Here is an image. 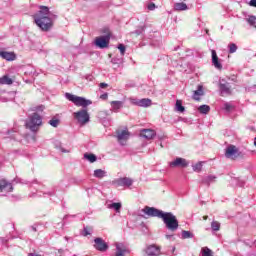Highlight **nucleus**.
<instances>
[{"label":"nucleus","instance_id":"1","mask_svg":"<svg viewBox=\"0 0 256 256\" xmlns=\"http://www.w3.org/2000/svg\"><path fill=\"white\" fill-rule=\"evenodd\" d=\"M34 23L41 31H51L53 29V21L57 19V15L49 11V7L40 6V10L33 15Z\"/></svg>","mask_w":256,"mask_h":256},{"label":"nucleus","instance_id":"2","mask_svg":"<svg viewBox=\"0 0 256 256\" xmlns=\"http://www.w3.org/2000/svg\"><path fill=\"white\" fill-rule=\"evenodd\" d=\"M162 220L164 224L166 225V229L169 231H177L179 229V220H177V217L174 216L171 212H164L162 215Z\"/></svg>","mask_w":256,"mask_h":256},{"label":"nucleus","instance_id":"3","mask_svg":"<svg viewBox=\"0 0 256 256\" xmlns=\"http://www.w3.org/2000/svg\"><path fill=\"white\" fill-rule=\"evenodd\" d=\"M41 125H43V118L37 113H33L26 121V128L30 129L32 133H37Z\"/></svg>","mask_w":256,"mask_h":256},{"label":"nucleus","instance_id":"4","mask_svg":"<svg viewBox=\"0 0 256 256\" xmlns=\"http://www.w3.org/2000/svg\"><path fill=\"white\" fill-rule=\"evenodd\" d=\"M65 97H66V99H68V101H71L72 103H74V105H76V107H83V109H85L86 107H89V105L93 104V101L87 100L86 98L81 97V96L73 95L71 93H66Z\"/></svg>","mask_w":256,"mask_h":256},{"label":"nucleus","instance_id":"5","mask_svg":"<svg viewBox=\"0 0 256 256\" xmlns=\"http://www.w3.org/2000/svg\"><path fill=\"white\" fill-rule=\"evenodd\" d=\"M74 119L78 121L79 125H87L90 121L89 112H87V109H81L78 112L73 113Z\"/></svg>","mask_w":256,"mask_h":256},{"label":"nucleus","instance_id":"6","mask_svg":"<svg viewBox=\"0 0 256 256\" xmlns=\"http://www.w3.org/2000/svg\"><path fill=\"white\" fill-rule=\"evenodd\" d=\"M142 211L145 213V215H148V217H158V219H162L165 213L162 210L149 206H146Z\"/></svg>","mask_w":256,"mask_h":256},{"label":"nucleus","instance_id":"7","mask_svg":"<svg viewBox=\"0 0 256 256\" xmlns=\"http://www.w3.org/2000/svg\"><path fill=\"white\" fill-rule=\"evenodd\" d=\"M110 39L111 37L109 35L96 37L95 45L96 47H99V49H107V47H109Z\"/></svg>","mask_w":256,"mask_h":256},{"label":"nucleus","instance_id":"8","mask_svg":"<svg viewBox=\"0 0 256 256\" xmlns=\"http://www.w3.org/2000/svg\"><path fill=\"white\" fill-rule=\"evenodd\" d=\"M169 167L174 169L175 167H180L181 169H185L189 167V161L185 158L177 157L174 161L169 162Z\"/></svg>","mask_w":256,"mask_h":256},{"label":"nucleus","instance_id":"9","mask_svg":"<svg viewBox=\"0 0 256 256\" xmlns=\"http://www.w3.org/2000/svg\"><path fill=\"white\" fill-rule=\"evenodd\" d=\"M112 185L116 187H131L133 185V179L129 177L118 178L112 181Z\"/></svg>","mask_w":256,"mask_h":256},{"label":"nucleus","instance_id":"10","mask_svg":"<svg viewBox=\"0 0 256 256\" xmlns=\"http://www.w3.org/2000/svg\"><path fill=\"white\" fill-rule=\"evenodd\" d=\"M130 102L132 105H136L137 107H151L152 101L149 98H142V99H137V98H131Z\"/></svg>","mask_w":256,"mask_h":256},{"label":"nucleus","instance_id":"11","mask_svg":"<svg viewBox=\"0 0 256 256\" xmlns=\"http://www.w3.org/2000/svg\"><path fill=\"white\" fill-rule=\"evenodd\" d=\"M239 155H241V152H239L236 146L230 145L226 148L225 157L227 159H237Z\"/></svg>","mask_w":256,"mask_h":256},{"label":"nucleus","instance_id":"12","mask_svg":"<svg viewBox=\"0 0 256 256\" xmlns=\"http://www.w3.org/2000/svg\"><path fill=\"white\" fill-rule=\"evenodd\" d=\"M94 243V248L97 251H101V253H105V251L109 249V245L106 243L105 240H103V238H95Z\"/></svg>","mask_w":256,"mask_h":256},{"label":"nucleus","instance_id":"13","mask_svg":"<svg viewBox=\"0 0 256 256\" xmlns=\"http://www.w3.org/2000/svg\"><path fill=\"white\" fill-rule=\"evenodd\" d=\"M13 191V184L5 179H0V193H11Z\"/></svg>","mask_w":256,"mask_h":256},{"label":"nucleus","instance_id":"14","mask_svg":"<svg viewBox=\"0 0 256 256\" xmlns=\"http://www.w3.org/2000/svg\"><path fill=\"white\" fill-rule=\"evenodd\" d=\"M146 255L148 256H160L161 248L156 245H150L146 248Z\"/></svg>","mask_w":256,"mask_h":256},{"label":"nucleus","instance_id":"15","mask_svg":"<svg viewBox=\"0 0 256 256\" xmlns=\"http://www.w3.org/2000/svg\"><path fill=\"white\" fill-rule=\"evenodd\" d=\"M219 89L222 95H231V85L225 80L220 81Z\"/></svg>","mask_w":256,"mask_h":256},{"label":"nucleus","instance_id":"16","mask_svg":"<svg viewBox=\"0 0 256 256\" xmlns=\"http://www.w3.org/2000/svg\"><path fill=\"white\" fill-rule=\"evenodd\" d=\"M212 53V64L214 65L215 69H223V64L219 61V56H217V52L215 50L211 51Z\"/></svg>","mask_w":256,"mask_h":256},{"label":"nucleus","instance_id":"17","mask_svg":"<svg viewBox=\"0 0 256 256\" xmlns=\"http://www.w3.org/2000/svg\"><path fill=\"white\" fill-rule=\"evenodd\" d=\"M155 135H156L155 130L143 129L140 131V137H143L144 139H148V141L153 139Z\"/></svg>","mask_w":256,"mask_h":256},{"label":"nucleus","instance_id":"18","mask_svg":"<svg viewBox=\"0 0 256 256\" xmlns=\"http://www.w3.org/2000/svg\"><path fill=\"white\" fill-rule=\"evenodd\" d=\"M0 57L2 59H5L6 61H15V59H16L15 53L7 52V51H1Z\"/></svg>","mask_w":256,"mask_h":256},{"label":"nucleus","instance_id":"19","mask_svg":"<svg viewBox=\"0 0 256 256\" xmlns=\"http://www.w3.org/2000/svg\"><path fill=\"white\" fill-rule=\"evenodd\" d=\"M117 140L120 142V144H123V141H127V139H129V132H127V130H123L121 132H117Z\"/></svg>","mask_w":256,"mask_h":256},{"label":"nucleus","instance_id":"20","mask_svg":"<svg viewBox=\"0 0 256 256\" xmlns=\"http://www.w3.org/2000/svg\"><path fill=\"white\" fill-rule=\"evenodd\" d=\"M125 253H129V250H127L125 244L116 243V255H125Z\"/></svg>","mask_w":256,"mask_h":256},{"label":"nucleus","instance_id":"21","mask_svg":"<svg viewBox=\"0 0 256 256\" xmlns=\"http://www.w3.org/2000/svg\"><path fill=\"white\" fill-rule=\"evenodd\" d=\"M203 95H204L203 86L199 85L198 89L196 91H194L192 97H193L194 101H201L200 97Z\"/></svg>","mask_w":256,"mask_h":256},{"label":"nucleus","instance_id":"22","mask_svg":"<svg viewBox=\"0 0 256 256\" xmlns=\"http://www.w3.org/2000/svg\"><path fill=\"white\" fill-rule=\"evenodd\" d=\"M217 181V176L214 175H208L207 177L202 179V183L204 185H207L208 187L211 185V183H215Z\"/></svg>","mask_w":256,"mask_h":256},{"label":"nucleus","instance_id":"23","mask_svg":"<svg viewBox=\"0 0 256 256\" xmlns=\"http://www.w3.org/2000/svg\"><path fill=\"white\" fill-rule=\"evenodd\" d=\"M110 105H111L112 111H114V113H119V109H121V107H123V102L122 101H112V102H110Z\"/></svg>","mask_w":256,"mask_h":256},{"label":"nucleus","instance_id":"24","mask_svg":"<svg viewBox=\"0 0 256 256\" xmlns=\"http://www.w3.org/2000/svg\"><path fill=\"white\" fill-rule=\"evenodd\" d=\"M189 6L185 4V2H178L174 4V11H187Z\"/></svg>","mask_w":256,"mask_h":256},{"label":"nucleus","instance_id":"25","mask_svg":"<svg viewBox=\"0 0 256 256\" xmlns=\"http://www.w3.org/2000/svg\"><path fill=\"white\" fill-rule=\"evenodd\" d=\"M106 175H107V172L105 170L96 169L94 171V177H96L97 179H103V177H105Z\"/></svg>","mask_w":256,"mask_h":256},{"label":"nucleus","instance_id":"26","mask_svg":"<svg viewBox=\"0 0 256 256\" xmlns=\"http://www.w3.org/2000/svg\"><path fill=\"white\" fill-rule=\"evenodd\" d=\"M121 203L120 202H114L110 205H108V209H114L116 213H121Z\"/></svg>","mask_w":256,"mask_h":256},{"label":"nucleus","instance_id":"27","mask_svg":"<svg viewBox=\"0 0 256 256\" xmlns=\"http://www.w3.org/2000/svg\"><path fill=\"white\" fill-rule=\"evenodd\" d=\"M199 113L202 115H207L211 111V107L209 105H201L198 108Z\"/></svg>","mask_w":256,"mask_h":256},{"label":"nucleus","instance_id":"28","mask_svg":"<svg viewBox=\"0 0 256 256\" xmlns=\"http://www.w3.org/2000/svg\"><path fill=\"white\" fill-rule=\"evenodd\" d=\"M1 85H13V80L9 76L0 78Z\"/></svg>","mask_w":256,"mask_h":256},{"label":"nucleus","instance_id":"29","mask_svg":"<svg viewBox=\"0 0 256 256\" xmlns=\"http://www.w3.org/2000/svg\"><path fill=\"white\" fill-rule=\"evenodd\" d=\"M176 111H178V113H185V106H183V102L181 100L176 101Z\"/></svg>","mask_w":256,"mask_h":256},{"label":"nucleus","instance_id":"30","mask_svg":"<svg viewBox=\"0 0 256 256\" xmlns=\"http://www.w3.org/2000/svg\"><path fill=\"white\" fill-rule=\"evenodd\" d=\"M192 169L195 173H201L203 169V162H197L196 164L192 165Z\"/></svg>","mask_w":256,"mask_h":256},{"label":"nucleus","instance_id":"31","mask_svg":"<svg viewBox=\"0 0 256 256\" xmlns=\"http://www.w3.org/2000/svg\"><path fill=\"white\" fill-rule=\"evenodd\" d=\"M84 159H87L90 163H95V161H97V156H95V154L85 153Z\"/></svg>","mask_w":256,"mask_h":256},{"label":"nucleus","instance_id":"32","mask_svg":"<svg viewBox=\"0 0 256 256\" xmlns=\"http://www.w3.org/2000/svg\"><path fill=\"white\" fill-rule=\"evenodd\" d=\"M246 21L251 27H255L256 29V16H248V18H246Z\"/></svg>","mask_w":256,"mask_h":256},{"label":"nucleus","instance_id":"33","mask_svg":"<svg viewBox=\"0 0 256 256\" xmlns=\"http://www.w3.org/2000/svg\"><path fill=\"white\" fill-rule=\"evenodd\" d=\"M193 237H195V235H193V233H191L190 231H182V239H193Z\"/></svg>","mask_w":256,"mask_h":256},{"label":"nucleus","instance_id":"34","mask_svg":"<svg viewBox=\"0 0 256 256\" xmlns=\"http://www.w3.org/2000/svg\"><path fill=\"white\" fill-rule=\"evenodd\" d=\"M202 256H213V251L208 247H203L201 249Z\"/></svg>","mask_w":256,"mask_h":256},{"label":"nucleus","instance_id":"35","mask_svg":"<svg viewBox=\"0 0 256 256\" xmlns=\"http://www.w3.org/2000/svg\"><path fill=\"white\" fill-rule=\"evenodd\" d=\"M211 229L212 231H219L221 229V223H219L218 221H212Z\"/></svg>","mask_w":256,"mask_h":256},{"label":"nucleus","instance_id":"36","mask_svg":"<svg viewBox=\"0 0 256 256\" xmlns=\"http://www.w3.org/2000/svg\"><path fill=\"white\" fill-rule=\"evenodd\" d=\"M228 49H229V53H230V54L236 53V52H237V44H235V43H230V44L228 45Z\"/></svg>","mask_w":256,"mask_h":256},{"label":"nucleus","instance_id":"37","mask_svg":"<svg viewBox=\"0 0 256 256\" xmlns=\"http://www.w3.org/2000/svg\"><path fill=\"white\" fill-rule=\"evenodd\" d=\"M48 123L51 127H59V119L57 118H52Z\"/></svg>","mask_w":256,"mask_h":256},{"label":"nucleus","instance_id":"38","mask_svg":"<svg viewBox=\"0 0 256 256\" xmlns=\"http://www.w3.org/2000/svg\"><path fill=\"white\" fill-rule=\"evenodd\" d=\"M55 147L56 149H59L61 153H69V150H66L65 148H63V146H61V142H56Z\"/></svg>","mask_w":256,"mask_h":256},{"label":"nucleus","instance_id":"39","mask_svg":"<svg viewBox=\"0 0 256 256\" xmlns=\"http://www.w3.org/2000/svg\"><path fill=\"white\" fill-rule=\"evenodd\" d=\"M118 49H119L122 56L125 55V51H126L127 48L123 44H119Z\"/></svg>","mask_w":256,"mask_h":256},{"label":"nucleus","instance_id":"40","mask_svg":"<svg viewBox=\"0 0 256 256\" xmlns=\"http://www.w3.org/2000/svg\"><path fill=\"white\" fill-rule=\"evenodd\" d=\"M90 234H91V228L84 227V229H83V236L87 237V235H90Z\"/></svg>","mask_w":256,"mask_h":256},{"label":"nucleus","instance_id":"41","mask_svg":"<svg viewBox=\"0 0 256 256\" xmlns=\"http://www.w3.org/2000/svg\"><path fill=\"white\" fill-rule=\"evenodd\" d=\"M143 31H145V28L140 27V28H138L136 31H134L132 33H134V35H141L143 33Z\"/></svg>","mask_w":256,"mask_h":256},{"label":"nucleus","instance_id":"42","mask_svg":"<svg viewBox=\"0 0 256 256\" xmlns=\"http://www.w3.org/2000/svg\"><path fill=\"white\" fill-rule=\"evenodd\" d=\"M224 109L225 111H231V109H233V105H231L230 103H225Z\"/></svg>","mask_w":256,"mask_h":256},{"label":"nucleus","instance_id":"43","mask_svg":"<svg viewBox=\"0 0 256 256\" xmlns=\"http://www.w3.org/2000/svg\"><path fill=\"white\" fill-rule=\"evenodd\" d=\"M147 8L149 9V11L155 10V3L148 4Z\"/></svg>","mask_w":256,"mask_h":256},{"label":"nucleus","instance_id":"44","mask_svg":"<svg viewBox=\"0 0 256 256\" xmlns=\"http://www.w3.org/2000/svg\"><path fill=\"white\" fill-rule=\"evenodd\" d=\"M99 87H100V89H105L106 87H109V84H107V83H100Z\"/></svg>","mask_w":256,"mask_h":256},{"label":"nucleus","instance_id":"45","mask_svg":"<svg viewBox=\"0 0 256 256\" xmlns=\"http://www.w3.org/2000/svg\"><path fill=\"white\" fill-rule=\"evenodd\" d=\"M249 5L250 7H256V0H250Z\"/></svg>","mask_w":256,"mask_h":256},{"label":"nucleus","instance_id":"46","mask_svg":"<svg viewBox=\"0 0 256 256\" xmlns=\"http://www.w3.org/2000/svg\"><path fill=\"white\" fill-rule=\"evenodd\" d=\"M107 97H109V94L104 93V94H102V95L100 96V99L105 100V99H107Z\"/></svg>","mask_w":256,"mask_h":256},{"label":"nucleus","instance_id":"47","mask_svg":"<svg viewBox=\"0 0 256 256\" xmlns=\"http://www.w3.org/2000/svg\"><path fill=\"white\" fill-rule=\"evenodd\" d=\"M43 109H45L44 106H38V107L36 108L37 111H43Z\"/></svg>","mask_w":256,"mask_h":256},{"label":"nucleus","instance_id":"48","mask_svg":"<svg viewBox=\"0 0 256 256\" xmlns=\"http://www.w3.org/2000/svg\"><path fill=\"white\" fill-rule=\"evenodd\" d=\"M166 239H173V235L167 234V235H166Z\"/></svg>","mask_w":256,"mask_h":256},{"label":"nucleus","instance_id":"49","mask_svg":"<svg viewBox=\"0 0 256 256\" xmlns=\"http://www.w3.org/2000/svg\"><path fill=\"white\" fill-rule=\"evenodd\" d=\"M28 256H42L41 254L30 253Z\"/></svg>","mask_w":256,"mask_h":256},{"label":"nucleus","instance_id":"50","mask_svg":"<svg viewBox=\"0 0 256 256\" xmlns=\"http://www.w3.org/2000/svg\"><path fill=\"white\" fill-rule=\"evenodd\" d=\"M203 219L204 221H207V219H209V216H204Z\"/></svg>","mask_w":256,"mask_h":256},{"label":"nucleus","instance_id":"51","mask_svg":"<svg viewBox=\"0 0 256 256\" xmlns=\"http://www.w3.org/2000/svg\"><path fill=\"white\" fill-rule=\"evenodd\" d=\"M32 231H37V228L32 226Z\"/></svg>","mask_w":256,"mask_h":256},{"label":"nucleus","instance_id":"52","mask_svg":"<svg viewBox=\"0 0 256 256\" xmlns=\"http://www.w3.org/2000/svg\"><path fill=\"white\" fill-rule=\"evenodd\" d=\"M254 145L256 146V137L254 138Z\"/></svg>","mask_w":256,"mask_h":256},{"label":"nucleus","instance_id":"53","mask_svg":"<svg viewBox=\"0 0 256 256\" xmlns=\"http://www.w3.org/2000/svg\"><path fill=\"white\" fill-rule=\"evenodd\" d=\"M160 147H163V144H160Z\"/></svg>","mask_w":256,"mask_h":256}]
</instances>
